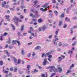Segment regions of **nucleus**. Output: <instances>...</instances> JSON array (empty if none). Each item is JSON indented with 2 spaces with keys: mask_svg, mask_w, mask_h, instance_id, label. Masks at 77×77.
<instances>
[{
  "mask_svg": "<svg viewBox=\"0 0 77 77\" xmlns=\"http://www.w3.org/2000/svg\"><path fill=\"white\" fill-rule=\"evenodd\" d=\"M47 60L46 59H44V61L43 62V64L44 65H46V63L47 64H49V62L47 61Z\"/></svg>",
  "mask_w": 77,
  "mask_h": 77,
  "instance_id": "6",
  "label": "nucleus"
},
{
  "mask_svg": "<svg viewBox=\"0 0 77 77\" xmlns=\"http://www.w3.org/2000/svg\"><path fill=\"white\" fill-rule=\"evenodd\" d=\"M52 15H53L52 14H49V17L50 18H51L52 17Z\"/></svg>",
  "mask_w": 77,
  "mask_h": 77,
  "instance_id": "31",
  "label": "nucleus"
},
{
  "mask_svg": "<svg viewBox=\"0 0 77 77\" xmlns=\"http://www.w3.org/2000/svg\"><path fill=\"white\" fill-rule=\"evenodd\" d=\"M40 11H42L43 12V11H45L46 12L47 11V8H45V9H44L43 8H41L40 9Z\"/></svg>",
  "mask_w": 77,
  "mask_h": 77,
  "instance_id": "12",
  "label": "nucleus"
},
{
  "mask_svg": "<svg viewBox=\"0 0 77 77\" xmlns=\"http://www.w3.org/2000/svg\"><path fill=\"white\" fill-rule=\"evenodd\" d=\"M22 54H24L25 53L23 51H22Z\"/></svg>",
  "mask_w": 77,
  "mask_h": 77,
  "instance_id": "59",
  "label": "nucleus"
},
{
  "mask_svg": "<svg viewBox=\"0 0 77 77\" xmlns=\"http://www.w3.org/2000/svg\"><path fill=\"white\" fill-rule=\"evenodd\" d=\"M38 70H37L36 69H35L34 70V72H38Z\"/></svg>",
  "mask_w": 77,
  "mask_h": 77,
  "instance_id": "38",
  "label": "nucleus"
},
{
  "mask_svg": "<svg viewBox=\"0 0 77 77\" xmlns=\"http://www.w3.org/2000/svg\"><path fill=\"white\" fill-rule=\"evenodd\" d=\"M9 42H7L8 44H10L11 43V38H8Z\"/></svg>",
  "mask_w": 77,
  "mask_h": 77,
  "instance_id": "30",
  "label": "nucleus"
},
{
  "mask_svg": "<svg viewBox=\"0 0 77 77\" xmlns=\"http://www.w3.org/2000/svg\"><path fill=\"white\" fill-rule=\"evenodd\" d=\"M30 67V65H28L27 66V68L28 69H29V68Z\"/></svg>",
  "mask_w": 77,
  "mask_h": 77,
  "instance_id": "55",
  "label": "nucleus"
},
{
  "mask_svg": "<svg viewBox=\"0 0 77 77\" xmlns=\"http://www.w3.org/2000/svg\"><path fill=\"white\" fill-rule=\"evenodd\" d=\"M16 42H17V43L18 44V45H21V43H20V41L16 40H12V44L13 45L16 44Z\"/></svg>",
  "mask_w": 77,
  "mask_h": 77,
  "instance_id": "2",
  "label": "nucleus"
},
{
  "mask_svg": "<svg viewBox=\"0 0 77 77\" xmlns=\"http://www.w3.org/2000/svg\"><path fill=\"white\" fill-rule=\"evenodd\" d=\"M77 44V42H74L72 45V46H74V45H75L76 44Z\"/></svg>",
  "mask_w": 77,
  "mask_h": 77,
  "instance_id": "25",
  "label": "nucleus"
},
{
  "mask_svg": "<svg viewBox=\"0 0 77 77\" xmlns=\"http://www.w3.org/2000/svg\"><path fill=\"white\" fill-rule=\"evenodd\" d=\"M71 72V71L70 70H69L68 71L66 72L67 74H68V73H69V72Z\"/></svg>",
  "mask_w": 77,
  "mask_h": 77,
  "instance_id": "40",
  "label": "nucleus"
},
{
  "mask_svg": "<svg viewBox=\"0 0 77 77\" xmlns=\"http://www.w3.org/2000/svg\"><path fill=\"white\" fill-rule=\"evenodd\" d=\"M59 40V38H56L54 40H55V41H57Z\"/></svg>",
  "mask_w": 77,
  "mask_h": 77,
  "instance_id": "37",
  "label": "nucleus"
},
{
  "mask_svg": "<svg viewBox=\"0 0 77 77\" xmlns=\"http://www.w3.org/2000/svg\"><path fill=\"white\" fill-rule=\"evenodd\" d=\"M66 24H65L64 26H63V28H66Z\"/></svg>",
  "mask_w": 77,
  "mask_h": 77,
  "instance_id": "62",
  "label": "nucleus"
},
{
  "mask_svg": "<svg viewBox=\"0 0 77 77\" xmlns=\"http://www.w3.org/2000/svg\"><path fill=\"white\" fill-rule=\"evenodd\" d=\"M35 55H36V54H35V52H33L32 56H35Z\"/></svg>",
  "mask_w": 77,
  "mask_h": 77,
  "instance_id": "41",
  "label": "nucleus"
},
{
  "mask_svg": "<svg viewBox=\"0 0 77 77\" xmlns=\"http://www.w3.org/2000/svg\"><path fill=\"white\" fill-rule=\"evenodd\" d=\"M29 72H30V71H29V69H28V70H27L26 72L27 74H29Z\"/></svg>",
  "mask_w": 77,
  "mask_h": 77,
  "instance_id": "39",
  "label": "nucleus"
},
{
  "mask_svg": "<svg viewBox=\"0 0 77 77\" xmlns=\"http://www.w3.org/2000/svg\"><path fill=\"white\" fill-rule=\"evenodd\" d=\"M56 75V73H53L51 75L50 77H53V75Z\"/></svg>",
  "mask_w": 77,
  "mask_h": 77,
  "instance_id": "24",
  "label": "nucleus"
},
{
  "mask_svg": "<svg viewBox=\"0 0 77 77\" xmlns=\"http://www.w3.org/2000/svg\"><path fill=\"white\" fill-rule=\"evenodd\" d=\"M10 10H11V11H15V8H10Z\"/></svg>",
  "mask_w": 77,
  "mask_h": 77,
  "instance_id": "28",
  "label": "nucleus"
},
{
  "mask_svg": "<svg viewBox=\"0 0 77 77\" xmlns=\"http://www.w3.org/2000/svg\"><path fill=\"white\" fill-rule=\"evenodd\" d=\"M34 12L35 13V15H33L32 13L30 14V16L32 17V18H36L38 17V14H37L38 11H35Z\"/></svg>",
  "mask_w": 77,
  "mask_h": 77,
  "instance_id": "1",
  "label": "nucleus"
},
{
  "mask_svg": "<svg viewBox=\"0 0 77 77\" xmlns=\"http://www.w3.org/2000/svg\"><path fill=\"white\" fill-rule=\"evenodd\" d=\"M74 64H72L70 66V67H74Z\"/></svg>",
  "mask_w": 77,
  "mask_h": 77,
  "instance_id": "54",
  "label": "nucleus"
},
{
  "mask_svg": "<svg viewBox=\"0 0 77 77\" xmlns=\"http://www.w3.org/2000/svg\"><path fill=\"white\" fill-rule=\"evenodd\" d=\"M75 50V48L73 47L72 48V51L70 50H69L68 51L69 54H70V57H71V54L72 53V51Z\"/></svg>",
  "mask_w": 77,
  "mask_h": 77,
  "instance_id": "5",
  "label": "nucleus"
},
{
  "mask_svg": "<svg viewBox=\"0 0 77 77\" xmlns=\"http://www.w3.org/2000/svg\"><path fill=\"white\" fill-rule=\"evenodd\" d=\"M59 59L58 60V62L60 63V62H61V61L62 60V59H62V58L60 57H59Z\"/></svg>",
  "mask_w": 77,
  "mask_h": 77,
  "instance_id": "17",
  "label": "nucleus"
},
{
  "mask_svg": "<svg viewBox=\"0 0 77 77\" xmlns=\"http://www.w3.org/2000/svg\"><path fill=\"white\" fill-rule=\"evenodd\" d=\"M9 48L10 49H12V46L11 45H10L9 46Z\"/></svg>",
  "mask_w": 77,
  "mask_h": 77,
  "instance_id": "44",
  "label": "nucleus"
},
{
  "mask_svg": "<svg viewBox=\"0 0 77 77\" xmlns=\"http://www.w3.org/2000/svg\"><path fill=\"white\" fill-rule=\"evenodd\" d=\"M3 61H0V65H3Z\"/></svg>",
  "mask_w": 77,
  "mask_h": 77,
  "instance_id": "26",
  "label": "nucleus"
},
{
  "mask_svg": "<svg viewBox=\"0 0 77 77\" xmlns=\"http://www.w3.org/2000/svg\"><path fill=\"white\" fill-rule=\"evenodd\" d=\"M13 59H14V61L16 65H17V59L15 57H13Z\"/></svg>",
  "mask_w": 77,
  "mask_h": 77,
  "instance_id": "8",
  "label": "nucleus"
},
{
  "mask_svg": "<svg viewBox=\"0 0 77 77\" xmlns=\"http://www.w3.org/2000/svg\"><path fill=\"white\" fill-rule=\"evenodd\" d=\"M11 26L12 27L13 29L14 30H15V27L14 26V25L12 24H11Z\"/></svg>",
  "mask_w": 77,
  "mask_h": 77,
  "instance_id": "19",
  "label": "nucleus"
},
{
  "mask_svg": "<svg viewBox=\"0 0 77 77\" xmlns=\"http://www.w3.org/2000/svg\"><path fill=\"white\" fill-rule=\"evenodd\" d=\"M41 76H42V77H45V75L44 74H42Z\"/></svg>",
  "mask_w": 77,
  "mask_h": 77,
  "instance_id": "43",
  "label": "nucleus"
},
{
  "mask_svg": "<svg viewBox=\"0 0 77 77\" xmlns=\"http://www.w3.org/2000/svg\"><path fill=\"white\" fill-rule=\"evenodd\" d=\"M13 21H17V23H18V21H19V22H21L22 21L21 20L18 19V18L16 17H14L13 18Z\"/></svg>",
  "mask_w": 77,
  "mask_h": 77,
  "instance_id": "4",
  "label": "nucleus"
},
{
  "mask_svg": "<svg viewBox=\"0 0 77 77\" xmlns=\"http://www.w3.org/2000/svg\"><path fill=\"white\" fill-rule=\"evenodd\" d=\"M24 25H22L21 28V31H23L24 30Z\"/></svg>",
  "mask_w": 77,
  "mask_h": 77,
  "instance_id": "16",
  "label": "nucleus"
},
{
  "mask_svg": "<svg viewBox=\"0 0 77 77\" xmlns=\"http://www.w3.org/2000/svg\"><path fill=\"white\" fill-rule=\"evenodd\" d=\"M48 59L50 62H51V59L50 58H48Z\"/></svg>",
  "mask_w": 77,
  "mask_h": 77,
  "instance_id": "52",
  "label": "nucleus"
},
{
  "mask_svg": "<svg viewBox=\"0 0 77 77\" xmlns=\"http://www.w3.org/2000/svg\"><path fill=\"white\" fill-rule=\"evenodd\" d=\"M2 37H3V36H1V38L0 39L1 41H3V38H2Z\"/></svg>",
  "mask_w": 77,
  "mask_h": 77,
  "instance_id": "57",
  "label": "nucleus"
},
{
  "mask_svg": "<svg viewBox=\"0 0 77 77\" xmlns=\"http://www.w3.org/2000/svg\"><path fill=\"white\" fill-rule=\"evenodd\" d=\"M60 4L61 5H63V1H61V2L60 3Z\"/></svg>",
  "mask_w": 77,
  "mask_h": 77,
  "instance_id": "47",
  "label": "nucleus"
},
{
  "mask_svg": "<svg viewBox=\"0 0 77 77\" xmlns=\"http://www.w3.org/2000/svg\"><path fill=\"white\" fill-rule=\"evenodd\" d=\"M70 20L69 19H68V17H66V18L65 21H69Z\"/></svg>",
  "mask_w": 77,
  "mask_h": 77,
  "instance_id": "34",
  "label": "nucleus"
},
{
  "mask_svg": "<svg viewBox=\"0 0 77 77\" xmlns=\"http://www.w3.org/2000/svg\"><path fill=\"white\" fill-rule=\"evenodd\" d=\"M14 72H16V71H17V68L15 67L14 68Z\"/></svg>",
  "mask_w": 77,
  "mask_h": 77,
  "instance_id": "45",
  "label": "nucleus"
},
{
  "mask_svg": "<svg viewBox=\"0 0 77 77\" xmlns=\"http://www.w3.org/2000/svg\"><path fill=\"white\" fill-rule=\"evenodd\" d=\"M72 29H77V26H75L74 27H72Z\"/></svg>",
  "mask_w": 77,
  "mask_h": 77,
  "instance_id": "49",
  "label": "nucleus"
},
{
  "mask_svg": "<svg viewBox=\"0 0 77 77\" xmlns=\"http://www.w3.org/2000/svg\"><path fill=\"white\" fill-rule=\"evenodd\" d=\"M53 53V52L51 51V52H49L45 54H42V57H44H44H47V56H48V55H49V54H51V53Z\"/></svg>",
  "mask_w": 77,
  "mask_h": 77,
  "instance_id": "3",
  "label": "nucleus"
},
{
  "mask_svg": "<svg viewBox=\"0 0 77 77\" xmlns=\"http://www.w3.org/2000/svg\"><path fill=\"white\" fill-rule=\"evenodd\" d=\"M47 4L43 5L42 6V8H47Z\"/></svg>",
  "mask_w": 77,
  "mask_h": 77,
  "instance_id": "20",
  "label": "nucleus"
},
{
  "mask_svg": "<svg viewBox=\"0 0 77 77\" xmlns=\"http://www.w3.org/2000/svg\"><path fill=\"white\" fill-rule=\"evenodd\" d=\"M38 21L39 23H41L42 22V19H40L38 20Z\"/></svg>",
  "mask_w": 77,
  "mask_h": 77,
  "instance_id": "33",
  "label": "nucleus"
},
{
  "mask_svg": "<svg viewBox=\"0 0 77 77\" xmlns=\"http://www.w3.org/2000/svg\"><path fill=\"white\" fill-rule=\"evenodd\" d=\"M5 17H6V19H7V20H8V21H10V20H9V18L10 17V16H9V15H6L5 16Z\"/></svg>",
  "mask_w": 77,
  "mask_h": 77,
  "instance_id": "11",
  "label": "nucleus"
},
{
  "mask_svg": "<svg viewBox=\"0 0 77 77\" xmlns=\"http://www.w3.org/2000/svg\"><path fill=\"white\" fill-rule=\"evenodd\" d=\"M26 35H27V33L26 32L24 33L23 34V36H26Z\"/></svg>",
  "mask_w": 77,
  "mask_h": 77,
  "instance_id": "56",
  "label": "nucleus"
},
{
  "mask_svg": "<svg viewBox=\"0 0 77 77\" xmlns=\"http://www.w3.org/2000/svg\"><path fill=\"white\" fill-rule=\"evenodd\" d=\"M57 66L58 68L59 69V72H62V68H61V67H60V66L58 65Z\"/></svg>",
  "mask_w": 77,
  "mask_h": 77,
  "instance_id": "9",
  "label": "nucleus"
},
{
  "mask_svg": "<svg viewBox=\"0 0 77 77\" xmlns=\"http://www.w3.org/2000/svg\"><path fill=\"white\" fill-rule=\"evenodd\" d=\"M31 36H32L34 37H35V36H36L37 34L36 33L34 34V33L33 32H31Z\"/></svg>",
  "mask_w": 77,
  "mask_h": 77,
  "instance_id": "14",
  "label": "nucleus"
},
{
  "mask_svg": "<svg viewBox=\"0 0 77 77\" xmlns=\"http://www.w3.org/2000/svg\"><path fill=\"white\" fill-rule=\"evenodd\" d=\"M4 53H6L7 54L8 53V51L7 50H5L4 51Z\"/></svg>",
  "mask_w": 77,
  "mask_h": 77,
  "instance_id": "35",
  "label": "nucleus"
},
{
  "mask_svg": "<svg viewBox=\"0 0 77 77\" xmlns=\"http://www.w3.org/2000/svg\"><path fill=\"white\" fill-rule=\"evenodd\" d=\"M39 48H41V47L38 46L35 47V50H38V49H39Z\"/></svg>",
  "mask_w": 77,
  "mask_h": 77,
  "instance_id": "15",
  "label": "nucleus"
},
{
  "mask_svg": "<svg viewBox=\"0 0 77 77\" xmlns=\"http://www.w3.org/2000/svg\"><path fill=\"white\" fill-rule=\"evenodd\" d=\"M54 68L55 67L54 66H50L49 67H47L46 68V69H49V68H50L51 69H54Z\"/></svg>",
  "mask_w": 77,
  "mask_h": 77,
  "instance_id": "10",
  "label": "nucleus"
},
{
  "mask_svg": "<svg viewBox=\"0 0 77 77\" xmlns=\"http://www.w3.org/2000/svg\"><path fill=\"white\" fill-rule=\"evenodd\" d=\"M64 15H65L64 14V13H63L60 16V17H61V18H63V17H64Z\"/></svg>",
  "mask_w": 77,
  "mask_h": 77,
  "instance_id": "29",
  "label": "nucleus"
},
{
  "mask_svg": "<svg viewBox=\"0 0 77 77\" xmlns=\"http://www.w3.org/2000/svg\"><path fill=\"white\" fill-rule=\"evenodd\" d=\"M48 57H49V58H51V57H52V55H49L48 56Z\"/></svg>",
  "mask_w": 77,
  "mask_h": 77,
  "instance_id": "42",
  "label": "nucleus"
},
{
  "mask_svg": "<svg viewBox=\"0 0 77 77\" xmlns=\"http://www.w3.org/2000/svg\"><path fill=\"white\" fill-rule=\"evenodd\" d=\"M59 46H61L62 45V43L61 42H60L59 44Z\"/></svg>",
  "mask_w": 77,
  "mask_h": 77,
  "instance_id": "58",
  "label": "nucleus"
},
{
  "mask_svg": "<svg viewBox=\"0 0 77 77\" xmlns=\"http://www.w3.org/2000/svg\"><path fill=\"white\" fill-rule=\"evenodd\" d=\"M47 27L45 25L44 26H43L42 28V30H45V29H47Z\"/></svg>",
  "mask_w": 77,
  "mask_h": 77,
  "instance_id": "13",
  "label": "nucleus"
},
{
  "mask_svg": "<svg viewBox=\"0 0 77 77\" xmlns=\"http://www.w3.org/2000/svg\"><path fill=\"white\" fill-rule=\"evenodd\" d=\"M23 17H23V16H21L20 18H21V19H23Z\"/></svg>",
  "mask_w": 77,
  "mask_h": 77,
  "instance_id": "60",
  "label": "nucleus"
},
{
  "mask_svg": "<svg viewBox=\"0 0 77 77\" xmlns=\"http://www.w3.org/2000/svg\"><path fill=\"white\" fill-rule=\"evenodd\" d=\"M21 63V60L18 59L17 61V64H20Z\"/></svg>",
  "mask_w": 77,
  "mask_h": 77,
  "instance_id": "23",
  "label": "nucleus"
},
{
  "mask_svg": "<svg viewBox=\"0 0 77 77\" xmlns=\"http://www.w3.org/2000/svg\"><path fill=\"white\" fill-rule=\"evenodd\" d=\"M53 71H54V72H58V70L57 69H56L55 68H54Z\"/></svg>",
  "mask_w": 77,
  "mask_h": 77,
  "instance_id": "18",
  "label": "nucleus"
},
{
  "mask_svg": "<svg viewBox=\"0 0 77 77\" xmlns=\"http://www.w3.org/2000/svg\"><path fill=\"white\" fill-rule=\"evenodd\" d=\"M70 2L71 3H73V0H71Z\"/></svg>",
  "mask_w": 77,
  "mask_h": 77,
  "instance_id": "64",
  "label": "nucleus"
},
{
  "mask_svg": "<svg viewBox=\"0 0 77 77\" xmlns=\"http://www.w3.org/2000/svg\"><path fill=\"white\" fill-rule=\"evenodd\" d=\"M62 21H60L59 26H61L62 25Z\"/></svg>",
  "mask_w": 77,
  "mask_h": 77,
  "instance_id": "36",
  "label": "nucleus"
},
{
  "mask_svg": "<svg viewBox=\"0 0 77 77\" xmlns=\"http://www.w3.org/2000/svg\"><path fill=\"white\" fill-rule=\"evenodd\" d=\"M8 71H5L4 72V73H6V74H8Z\"/></svg>",
  "mask_w": 77,
  "mask_h": 77,
  "instance_id": "51",
  "label": "nucleus"
},
{
  "mask_svg": "<svg viewBox=\"0 0 77 77\" xmlns=\"http://www.w3.org/2000/svg\"><path fill=\"white\" fill-rule=\"evenodd\" d=\"M7 35H8V33L7 32H5L3 35V36H6Z\"/></svg>",
  "mask_w": 77,
  "mask_h": 77,
  "instance_id": "22",
  "label": "nucleus"
},
{
  "mask_svg": "<svg viewBox=\"0 0 77 77\" xmlns=\"http://www.w3.org/2000/svg\"><path fill=\"white\" fill-rule=\"evenodd\" d=\"M52 3H56V1L55 0H54L52 1Z\"/></svg>",
  "mask_w": 77,
  "mask_h": 77,
  "instance_id": "48",
  "label": "nucleus"
},
{
  "mask_svg": "<svg viewBox=\"0 0 77 77\" xmlns=\"http://www.w3.org/2000/svg\"><path fill=\"white\" fill-rule=\"evenodd\" d=\"M34 3H35V4H36V3H38V1H37V0L35 1L34 2Z\"/></svg>",
  "mask_w": 77,
  "mask_h": 77,
  "instance_id": "50",
  "label": "nucleus"
},
{
  "mask_svg": "<svg viewBox=\"0 0 77 77\" xmlns=\"http://www.w3.org/2000/svg\"><path fill=\"white\" fill-rule=\"evenodd\" d=\"M30 55H31V54H29L28 55V57H30Z\"/></svg>",
  "mask_w": 77,
  "mask_h": 77,
  "instance_id": "63",
  "label": "nucleus"
},
{
  "mask_svg": "<svg viewBox=\"0 0 77 77\" xmlns=\"http://www.w3.org/2000/svg\"><path fill=\"white\" fill-rule=\"evenodd\" d=\"M32 21H36V19H33Z\"/></svg>",
  "mask_w": 77,
  "mask_h": 77,
  "instance_id": "46",
  "label": "nucleus"
},
{
  "mask_svg": "<svg viewBox=\"0 0 77 77\" xmlns=\"http://www.w3.org/2000/svg\"><path fill=\"white\" fill-rule=\"evenodd\" d=\"M54 12L56 15H57L58 14V12L56 11H55Z\"/></svg>",
  "mask_w": 77,
  "mask_h": 77,
  "instance_id": "32",
  "label": "nucleus"
},
{
  "mask_svg": "<svg viewBox=\"0 0 77 77\" xmlns=\"http://www.w3.org/2000/svg\"><path fill=\"white\" fill-rule=\"evenodd\" d=\"M9 74H7L6 75H5V77H9Z\"/></svg>",
  "mask_w": 77,
  "mask_h": 77,
  "instance_id": "53",
  "label": "nucleus"
},
{
  "mask_svg": "<svg viewBox=\"0 0 77 77\" xmlns=\"http://www.w3.org/2000/svg\"><path fill=\"white\" fill-rule=\"evenodd\" d=\"M55 41H55V40H53V42L55 45H57V42H56Z\"/></svg>",
  "mask_w": 77,
  "mask_h": 77,
  "instance_id": "27",
  "label": "nucleus"
},
{
  "mask_svg": "<svg viewBox=\"0 0 77 77\" xmlns=\"http://www.w3.org/2000/svg\"><path fill=\"white\" fill-rule=\"evenodd\" d=\"M2 7H3V8H5V5L6 4V1H4V2H2Z\"/></svg>",
  "mask_w": 77,
  "mask_h": 77,
  "instance_id": "7",
  "label": "nucleus"
},
{
  "mask_svg": "<svg viewBox=\"0 0 77 77\" xmlns=\"http://www.w3.org/2000/svg\"><path fill=\"white\" fill-rule=\"evenodd\" d=\"M19 5V2L14 3H13V5H15V6H16V5Z\"/></svg>",
  "mask_w": 77,
  "mask_h": 77,
  "instance_id": "21",
  "label": "nucleus"
},
{
  "mask_svg": "<svg viewBox=\"0 0 77 77\" xmlns=\"http://www.w3.org/2000/svg\"><path fill=\"white\" fill-rule=\"evenodd\" d=\"M32 44V42H31L29 43H28V44L29 45H31Z\"/></svg>",
  "mask_w": 77,
  "mask_h": 77,
  "instance_id": "61",
  "label": "nucleus"
}]
</instances>
